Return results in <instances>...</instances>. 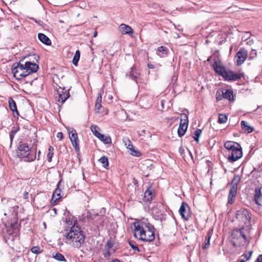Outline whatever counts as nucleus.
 Returning <instances> with one entry per match:
<instances>
[{"instance_id":"9d476101","label":"nucleus","mask_w":262,"mask_h":262,"mask_svg":"<svg viewBox=\"0 0 262 262\" xmlns=\"http://www.w3.org/2000/svg\"><path fill=\"white\" fill-rule=\"evenodd\" d=\"M243 156L242 148L241 145L238 147L231 151L229 154L228 160L230 162H234L239 159Z\"/></svg>"},{"instance_id":"cd10ccee","label":"nucleus","mask_w":262,"mask_h":262,"mask_svg":"<svg viewBox=\"0 0 262 262\" xmlns=\"http://www.w3.org/2000/svg\"><path fill=\"white\" fill-rule=\"evenodd\" d=\"M122 141L125 146L129 150L133 148V145L131 141L127 137H124L122 139Z\"/></svg>"},{"instance_id":"13d9d810","label":"nucleus","mask_w":262,"mask_h":262,"mask_svg":"<svg viewBox=\"0 0 262 262\" xmlns=\"http://www.w3.org/2000/svg\"><path fill=\"white\" fill-rule=\"evenodd\" d=\"M239 262H245V261L244 259H241L239 261Z\"/></svg>"},{"instance_id":"0e129e2a","label":"nucleus","mask_w":262,"mask_h":262,"mask_svg":"<svg viewBox=\"0 0 262 262\" xmlns=\"http://www.w3.org/2000/svg\"><path fill=\"white\" fill-rule=\"evenodd\" d=\"M35 22L38 24V21H37L36 20H35Z\"/></svg>"},{"instance_id":"6ab92c4d","label":"nucleus","mask_w":262,"mask_h":262,"mask_svg":"<svg viewBox=\"0 0 262 262\" xmlns=\"http://www.w3.org/2000/svg\"><path fill=\"white\" fill-rule=\"evenodd\" d=\"M254 200L255 203L258 205H261L262 202V193L261 188H256L254 194Z\"/></svg>"},{"instance_id":"4c0bfd02","label":"nucleus","mask_w":262,"mask_h":262,"mask_svg":"<svg viewBox=\"0 0 262 262\" xmlns=\"http://www.w3.org/2000/svg\"><path fill=\"white\" fill-rule=\"evenodd\" d=\"M113 246L114 242L111 239H109L106 242V244H105L104 249L111 250Z\"/></svg>"},{"instance_id":"423d86ee","label":"nucleus","mask_w":262,"mask_h":262,"mask_svg":"<svg viewBox=\"0 0 262 262\" xmlns=\"http://www.w3.org/2000/svg\"><path fill=\"white\" fill-rule=\"evenodd\" d=\"M245 229L241 228L233 230L231 233L232 244L234 247H239L247 241Z\"/></svg>"},{"instance_id":"052dcab7","label":"nucleus","mask_w":262,"mask_h":262,"mask_svg":"<svg viewBox=\"0 0 262 262\" xmlns=\"http://www.w3.org/2000/svg\"><path fill=\"white\" fill-rule=\"evenodd\" d=\"M54 212H56V209H54Z\"/></svg>"},{"instance_id":"680f3d73","label":"nucleus","mask_w":262,"mask_h":262,"mask_svg":"<svg viewBox=\"0 0 262 262\" xmlns=\"http://www.w3.org/2000/svg\"><path fill=\"white\" fill-rule=\"evenodd\" d=\"M158 55H159V56H162V55H160L159 54L157 53Z\"/></svg>"},{"instance_id":"bf43d9fd","label":"nucleus","mask_w":262,"mask_h":262,"mask_svg":"<svg viewBox=\"0 0 262 262\" xmlns=\"http://www.w3.org/2000/svg\"><path fill=\"white\" fill-rule=\"evenodd\" d=\"M54 212H56V209H54Z\"/></svg>"},{"instance_id":"37998d69","label":"nucleus","mask_w":262,"mask_h":262,"mask_svg":"<svg viewBox=\"0 0 262 262\" xmlns=\"http://www.w3.org/2000/svg\"><path fill=\"white\" fill-rule=\"evenodd\" d=\"M129 246L132 247V248L136 251H139V249L138 246L134 243L133 242H129Z\"/></svg>"},{"instance_id":"dca6fc26","label":"nucleus","mask_w":262,"mask_h":262,"mask_svg":"<svg viewBox=\"0 0 262 262\" xmlns=\"http://www.w3.org/2000/svg\"><path fill=\"white\" fill-rule=\"evenodd\" d=\"M8 103L10 109L13 112L14 117H18L19 113L17 110V106L15 101L12 98L10 97L8 99Z\"/></svg>"},{"instance_id":"c85d7f7f","label":"nucleus","mask_w":262,"mask_h":262,"mask_svg":"<svg viewBox=\"0 0 262 262\" xmlns=\"http://www.w3.org/2000/svg\"><path fill=\"white\" fill-rule=\"evenodd\" d=\"M212 234L210 232H209L205 238L204 245L202 247V248L204 249H207L209 247L210 245V239L211 237Z\"/></svg>"},{"instance_id":"c03bdc74","label":"nucleus","mask_w":262,"mask_h":262,"mask_svg":"<svg viewBox=\"0 0 262 262\" xmlns=\"http://www.w3.org/2000/svg\"><path fill=\"white\" fill-rule=\"evenodd\" d=\"M111 253V250L104 249L103 251V255L105 257L107 258L109 257Z\"/></svg>"},{"instance_id":"8fccbe9b","label":"nucleus","mask_w":262,"mask_h":262,"mask_svg":"<svg viewBox=\"0 0 262 262\" xmlns=\"http://www.w3.org/2000/svg\"><path fill=\"white\" fill-rule=\"evenodd\" d=\"M255 262H262V254L257 257Z\"/></svg>"},{"instance_id":"a211bd4d","label":"nucleus","mask_w":262,"mask_h":262,"mask_svg":"<svg viewBox=\"0 0 262 262\" xmlns=\"http://www.w3.org/2000/svg\"><path fill=\"white\" fill-rule=\"evenodd\" d=\"M239 145H240L239 143L233 141H227L224 144V147L228 150L229 154L238 147Z\"/></svg>"},{"instance_id":"473e14b6","label":"nucleus","mask_w":262,"mask_h":262,"mask_svg":"<svg viewBox=\"0 0 262 262\" xmlns=\"http://www.w3.org/2000/svg\"><path fill=\"white\" fill-rule=\"evenodd\" d=\"M228 117L226 115L223 114H220L219 115L218 122L219 123H225L227 122Z\"/></svg>"},{"instance_id":"58836bf2","label":"nucleus","mask_w":262,"mask_h":262,"mask_svg":"<svg viewBox=\"0 0 262 262\" xmlns=\"http://www.w3.org/2000/svg\"><path fill=\"white\" fill-rule=\"evenodd\" d=\"M129 150L130 151V154L134 156L139 157L141 156V152L138 150L134 149V147L131 149H129Z\"/></svg>"},{"instance_id":"412c9836","label":"nucleus","mask_w":262,"mask_h":262,"mask_svg":"<svg viewBox=\"0 0 262 262\" xmlns=\"http://www.w3.org/2000/svg\"><path fill=\"white\" fill-rule=\"evenodd\" d=\"M241 128L243 131L245 133H251L253 131V128L249 126L245 121H242L241 122Z\"/></svg>"},{"instance_id":"4d7b16f0","label":"nucleus","mask_w":262,"mask_h":262,"mask_svg":"<svg viewBox=\"0 0 262 262\" xmlns=\"http://www.w3.org/2000/svg\"><path fill=\"white\" fill-rule=\"evenodd\" d=\"M112 262H120V261L118 259H116V260H113Z\"/></svg>"},{"instance_id":"6e6552de","label":"nucleus","mask_w":262,"mask_h":262,"mask_svg":"<svg viewBox=\"0 0 262 262\" xmlns=\"http://www.w3.org/2000/svg\"><path fill=\"white\" fill-rule=\"evenodd\" d=\"M98 129H99V128L96 125H92L91 126V130L95 137L105 144H111L112 143V139L110 136H105L104 135L100 134L98 131Z\"/></svg>"},{"instance_id":"b1692460","label":"nucleus","mask_w":262,"mask_h":262,"mask_svg":"<svg viewBox=\"0 0 262 262\" xmlns=\"http://www.w3.org/2000/svg\"><path fill=\"white\" fill-rule=\"evenodd\" d=\"M139 73L136 70V69L133 67L131 68L130 72L129 73H127L126 76L136 80V79L139 77Z\"/></svg>"},{"instance_id":"de8ad7c7","label":"nucleus","mask_w":262,"mask_h":262,"mask_svg":"<svg viewBox=\"0 0 262 262\" xmlns=\"http://www.w3.org/2000/svg\"><path fill=\"white\" fill-rule=\"evenodd\" d=\"M56 137L57 138H59L60 140L63 139V134L61 132H58L57 134Z\"/></svg>"},{"instance_id":"f704fd0d","label":"nucleus","mask_w":262,"mask_h":262,"mask_svg":"<svg viewBox=\"0 0 262 262\" xmlns=\"http://www.w3.org/2000/svg\"><path fill=\"white\" fill-rule=\"evenodd\" d=\"M99 161L102 164L104 168H106L108 165V159L106 156H103L100 158Z\"/></svg>"},{"instance_id":"6e6d98bb","label":"nucleus","mask_w":262,"mask_h":262,"mask_svg":"<svg viewBox=\"0 0 262 262\" xmlns=\"http://www.w3.org/2000/svg\"><path fill=\"white\" fill-rule=\"evenodd\" d=\"M28 194V193L27 192H26V193L24 194V197H25V198H27Z\"/></svg>"},{"instance_id":"0eeeda50","label":"nucleus","mask_w":262,"mask_h":262,"mask_svg":"<svg viewBox=\"0 0 262 262\" xmlns=\"http://www.w3.org/2000/svg\"><path fill=\"white\" fill-rule=\"evenodd\" d=\"M188 119L186 114L183 113L180 115V122L178 129V134L180 137L183 136L188 127Z\"/></svg>"},{"instance_id":"aec40b11","label":"nucleus","mask_w":262,"mask_h":262,"mask_svg":"<svg viewBox=\"0 0 262 262\" xmlns=\"http://www.w3.org/2000/svg\"><path fill=\"white\" fill-rule=\"evenodd\" d=\"M120 31L123 34H130L133 33V29L128 25L122 24L119 27Z\"/></svg>"},{"instance_id":"f03ea898","label":"nucleus","mask_w":262,"mask_h":262,"mask_svg":"<svg viewBox=\"0 0 262 262\" xmlns=\"http://www.w3.org/2000/svg\"><path fill=\"white\" fill-rule=\"evenodd\" d=\"M15 64H13L12 73L14 77L19 80L36 72L39 68L38 65L35 63L29 61L24 62V59L20 60L16 66Z\"/></svg>"},{"instance_id":"09e8293b","label":"nucleus","mask_w":262,"mask_h":262,"mask_svg":"<svg viewBox=\"0 0 262 262\" xmlns=\"http://www.w3.org/2000/svg\"><path fill=\"white\" fill-rule=\"evenodd\" d=\"M102 100V96L100 94H98V96L97 97L96 102L101 103Z\"/></svg>"},{"instance_id":"f3484780","label":"nucleus","mask_w":262,"mask_h":262,"mask_svg":"<svg viewBox=\"0 0 262 262\" xmlns=\"http://www.w3.org/2000/svg\"><path fill=\"white\" fill-rule=\"evenodd\" d=\"M239 145H240L239 143L233 141H227L224 144V147L228 150L229 154L238 147Z\"/></svg>"},{"instance_id":"f8f14e48","label":"nucleus","mask_w":262,"mask_h":262,"mask_svg":"<svg viewBox=\"0 0 262 262\" xmlns=\"http://www.w3.org/2000/svg\"><path fill=\"white\" fill-rule=\"evenodd\" d=\"M237 182L234 183L233 181L232 182V186L228 196V202L230 204H232L234 202V198L237 193Z\"/></svg>"},{"instance_id":"a18cd8bd","label":"nucleus","mask_w":262,"mask_h":262,"mask_svg":"<svg viewBox=\"0 0 262 262\" xmlns=\"http://www.w3.org/2000/svg\"><path fill=\"white\" fill-rule=\"evenodd\" d=\"M251 34L249 32H247L245 33L244 36L242 37V40L243 41H246L250 39V36Z\"/></svg>"},{"instance_id":"864d4df0","label":"nucleus","mask_w":262,"mask_h":262,"mask_svg":"<svg viewBox=\"0 0 262 262\" xmlns=\"http://www.w3.org/2000/svg\"><path fill=\"white\" fill-rule=\"evenodd\" d=\"M148 67L149 68V69H154V67L153 65L151 64H148Z\"/></svg>"},{"instance_id":"ddd939ff","label":"nucleus","mask_w":262,"mask_h":262,"mask_svg":"<svg viewBox=\"0 0 262 262\" xmlns=\"http://www.w3.org/2000/svg\"><path fill=\"white\" fill-rule=\"evenodd\" d=\"M188 206L187 204L183 202L179 209V213L182 217L185 220H188L190 217V214L189 212H187L186 210V207Z\"/></svg>"},{"instance_id":"2f4dec72","label":"nucleus","mask_w":262,"mask_h":262,"mask_svg":"<svg viewBox=\"0 0 262 262\" xmlns=\"http://www.w3.org/2000/svg\"><path fill=\"white\" fill-rule=\"evenodd\" d=\"M80 55V51L79 50H77L76 51L75 55L73 58V61H72L73 64H74L76 66H77L78 62L79 60Z\"/></svg>"},{"instance_id":"2eb2a0df","label":"nucleus","mask_w":262,"mask_h":262,"mask_svg":"<svg viewBox=\"0 0 262 262\" xmlns=\"http://www.w3.org/2000/svg\"><path fill=\"white\" fill-rule=\"evenodd\" d=\"M61 183V181H60L58 183L57 187L53 193L52 200L53 201H54V202H56V201L59 200L62 197V195H61V189L60 188Z\"/></svg>"},{"instance_id":"4468645a","label":"nucleus","mask_w":262,"mask_h":262,"mask_svg":"<svg viewBox=\"0 0 262 262\" xmlns=\"http://www.w3.org/2000/svg\"><path fill=\"white\" fill-rule=\"evenodd\" d=\"M69 89L66 90L63 88L61 91H58L59 95L58 101L62 103H64L66 100L70 97L69 92Z\"/></svg>"},{"instance_id":"79ce46f5","label":"nucleus","mask_w":262,"mask_h":262,"mask_svg":"<svg viewBox=\"0 0 262 262\" xmlns=\"http://www.w3.org/2000/svg\"><path fill=\"white\" fill-rule=\"evenodd\" d=\"M99 215L98 213H94L93 214L92 213H89L88 214V218L91 220H94L96 219V217L97 216H98Z\"/></svg>"},{"instance_id":"1a4fd4ad","label":"nucleus","mask_w":262,"mask_h":262,"mask_svg":"<svg viewBox=\"0 0 262 262\" xmlns=\"http://www.w3.org/2000/svg\"><path fill=\"white\" fill-rule=\"evenodd\" d=\"M67 129L73 146L76 151H78L79 150V140L76 130L73 128H68Z\"/></svg>"},{"instance_id":"bb28decb","label":"nucleus","mask_w":262,"mask_h":262,"mask_svg":"<svg viewBox=\"0 0 262 262\" xmlns=\"http://www.w3.org/2000/svg\"><path fill=\"white\" fill-rule=\"evenodd\" d=\"M152 190L150 189H147L144 192V198L147 201H150L153 198Z\"/></svg>"},{"instance_id":"c756f323","label":"nucleus","mask_w":262,"mask_h":262,"mask_svg":"<svg viewBox=\"0 0 262 262\" xmlns=\"http://www.w3.org/2000/svg\"><path fill=\"white\" fill-rule=\"evenodd\" d=\"M53 257L56 260L59 261H66V259L64 258V256L58 252L56 253L55 254H53Z\"/></svg>"},{"instance_id":"5701e85b","label":"nucleus","mask_w":262,"mask_h":262,"mask_svg":"<svg viewBox=\"0 0 262 262\" xmlns=\"http://www.w3.org/2000/svg\"><path fill=\"white\" fill-rule=\"evenodd\" d=\"M20 130V127L18 124L12 127L9 134L11 143L12 142L15 134Z\"/></svg>"},{"instance_id":"a878e982","label":"nucleus","mask_w":262,"mask_h":262,"mask_svg":"<svg viewBox=\"0 0 262 262\" xmlns=\"http://www.w3.org/2000/svg\"><path fill=\"white\" fill-rule=\"evenodd\" d=\"M223 98L231 101L233 100V92L230 90H226L225 92H223Z\"/></svg>"},{"instance_id":"7c9ffc66","label":"nucleus","mask_w":262,"mask_h":262,"mask_svg":"<svg viewBox=\"0 0 262 262\" xmlns=\"http://www.w3.org/2000/svg\"><path fill=\"white\" fill-rule=\"evenodd\" d=\"M201 134L202 130L200 129H197L194 132L193 134L192 137L197 143H198L199 141V137L201 136Z\"/></svg>"},{"instance_id":"e433bc0d","label":"nucleus","mask_w":262,"mask_h":262,"mask_svg":"<svg viewBox=\"0 0 262 262\" xmlns=\"http://www.w3.org/2000/svg\"><path fill=\"white\" fill-rule=\"evenodd\" d=\"M31 251L34 254H38L41 253L42 250L38 246H34L31 249Z\"/></svg>"},{"instance_id":"3c124183","label":"nucleus","mask_w":262,"mask_h":262,"mask_svg":"<svg viewBox=\"0 0 262 262\" xmlns=\"http://www.w3.org/2000/svg\"><path fill=\"white\" fill-rule=\"evenodd\" d=\"M253 43V41L252 39H249L246 40V44L249 45H251Z\"/></svg>"},{"instance_id":"603ef678","label":"nucleus","mask_w":262,"mask_h":262,"mask_svg":"<svg viewBox=\"0 0 262 262\" xmlns=\"http://www.w3.org/2000/svg\"><path fill=\"white\" fill-rule=\"evenodd\" d=\"M257 53L256 52L255 50H252L251 55L252 56V57H250V58H253L254 56H256Z\"/></svg>"},{"instance_id":"ea45409f","label":"nucleus","mask_w":262,"mask_h":262,"mask_svg":"<svg viewBox=\"0 0 262 262\" xmlns=\"http://www.w3.org/2000/svg\"><path fill=\"white\" fill-rule=\"evenodd\" d=\"M223 91H217L216 93V99L217 101L222 100L223 98Z\"/></svg>"},{"instance_id":"39448f33","label":"nucleus","mask_w":262,"mask_h":262,"mask_svg":"<svg viewBox=\"0 0 262 262\" xmlns=\"http://www.w3.org/2000/svg\"><path fill=\"white\" fill-rule=\"evenodd\" d=\"M212 68L219 75L222 76L227 81H236L240 79L243 76L241 73H234L231 70H226L224 66L219 64L216 61H214Z\"/></svg>"},{"instance_id":"a19ab883","label":"nucleus","mask_w":262,"mask_h":262,"mask_svg":"<svg viewBox=\"0 0 262 262\" xmlns=\"http://www.w3.org/2000/svg\"><path fill=\"white\" fill-rule=\"evenodd\" d=\"M252 251H249L248 252L245 253L242 255V256H244L246 260H248L251 258L252 256Z\"/></svg>"},{"instance_id":"f257e3e1","label":"nucleus","mask_w":262,"mask_h":262,"mask_svg":"<svg viewBox=\"0 0 262 262\" xmlns=\"http://www.w3.org/2000/svg\"><path fill=\"white\" fill-rule=\"evenodd\" d=\"M133 225L134 236L136 238L146 242H151L155 239L154 227L147 219L138 220Z\"/></svg>"},{"instance_id":"393cba45","label":"nucleus","mask_w":262,"mask_h":262,"mask_svg":"<svg viewBox=\"0 0 262 262\" xmlns=\"http://www.w3.org/2000/svg\"><path fill=\"white\" fill-rule=\"evenodd\" d=\"M237 218L245 217L246 219L249 220L250 217L249 216L248 212L246 210H238L236 213Z\"/></svg>"},{"instance_id":"20e7f679","label":"nucleus","mask_w":262,"mask_h":262,"mask_svg":"<svg viewBox=\"0 0 262 262\" xmlns=\"http://www.w3.org/2000/svg\"><path fill=\"white\" fill-rule=\"evenodd\" d=\"M16 154L18 158L25 162L33 161L36 158V151L32 150L28 143L23 141L18 142Z\"/></svg>"},{"instance_id":"5fc2aeb1","label":"nucleus","mask_w":262,"mask_h":262,"mask_svg":"<svg viewBox=\"0 0 262 262\" xmlns=\"http://www.w3.org/2000/svg\"><path fill=\"white\" fill-rule=\"evenodd\" d=\"M97 36V32L96 31H95L94 33L93 36L94 37H96Z\"/></svg>"},{"instance_id":"7ed1b4c3","label":"nucleus","mask_w":262,"mask_h":262,"mask_svg":"<svg viewBox=\"0 0 262 262\" xmlns=\"http://www.w3.org/2000/svg\"><path fill=\"white\" fill-rule=\"evenodd\" d=\"M67 243L74 248H80L84 243L85 236L80 227L74 225L64 233Z\"/></svg>"},{"instance_id":"9b49d317","label":"nucleus","mask_w":262,"mask_h":262,"mask_svg":"<svg viewBox=\"0 0 262 262\" xmlns=\"http://www.w3.org/2000/svg\"><path fill=\"white\" fill-rule=\"evenodd\" d=\"M247 54L248 52L247 50L243 48L240 49L238 51L235 57L238 66H240L244 63L247 57Z\"/></svg>"},{"instance_id":"c9c22d12","label":"nucleus","mask_w":262,"mask_h":262,"mask_svg":"<svg viewBox=\"0 0 262 262\" xmlns=\"http://www.w3.org/2000/svg\"><path fill=\"white\" fill-rule=\"evenodd\" d=\"M157 51L159 53H161L162 55H166L168 53V49L165 47L161 46L158 48Z\"/></svg>"},{"instance_id":"4be33fe9","label":"nucleus","mask_w":262,"mask_h":262,"mask_svg":"<svg viewBox=\"0 0 262 262\" xmlns=\"http://www.w3.org/2000/svg\"><path fill=\"white\" fill-rule=\"evenodd\" d=\"M38 39L42 43L46 45H50L51 44V41L49 38L43 33L38 34Z\"/></svg>"},{"instance_id":"49530a36","label":"nucleus","mask_w":262,"mask_h":262,"mask_svg":"<svg viewBox=\"0 0 262 262\" xmlns=\"http://www.w3.org/2000/svg\"><path fill=\"white\" fill-rule=\"evenodd\" d=\"M95 106V110L98 112L101 106V103L96 102Z\"/></svg>"},{"instance_id":"72a5a7b5","label":"nucleus","mask_w":262,"mask_h":262,"mask_svg":"<svg viewBox=\"0 0 262 262\" xmlns=\"http://www.w3.org/2000/svg\"><path fill=\"white\" fill-rule=\"evenodd\" d=\"M53 150V147L52 146H50L48 149V153L47 155V160L49 162H51L52 161V158L54 155Z\"/></svg>"},{"instance_id":"e2e57ef3","label":"nucleus","mask_w":262,"mask_h":262,"mask_svg":"<svg viewBox=\"0 0 262 262\" xmlns=\"http://www.w3.org/2000/svg\"><path fill=\"white\" fill-rule=\"evenodd\" d=\"M40 153V151H38V155H39Z\"/></svg>"}]
</instances>
